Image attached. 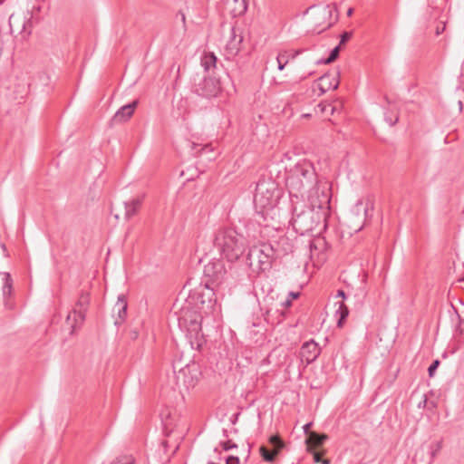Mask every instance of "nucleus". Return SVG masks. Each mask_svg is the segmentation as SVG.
<instances>
[{
	"label": "nucleus",
	"instance_id": "obj_1",
	"mask_svg": "<svg viewBox=\"0 0 464 464\" xmlns=\"http://www.w3.org/2000/svg\"><path fill=\"white\" fill-rule=\"evenodd\" d=\"M205 287L213 291L216 287L232 289L241 281L239 269L225 266L223 260L213 259L204 266Z\"/></svg>",
	"mask_w": 464,
	"mask_h": 464
},
{
	"label": "nucleus",
	"instance_id": "obj_2",
	"mask_svg": "<svg viewBox=\"0 0 464 464\" xmlns=\"http://www.w3.org/2000/svg\"><path fill=\"white\" fill-rule=\"evenodd\" d=\"M213 245L228 262H234L244 254L246 240L234 227H220L214 233Z\"/></svg>",
	"mask_w": 464,
	"mask_h": 464
},
{
	"label": "nucleus",
	"instance_id": "obj_3",
	"mask_svg": "<svg viewBox=\"0 0 464 464\" xmlns=\"http://www.w3.org/2000/svg\"><path fill=\"white\" fill-rule=\"evenodd\" d=\"M316 184L317 175L313 163L309 160L298 161L288 171L286 186L296 193L310 190Z\"/></svg>",
	"mask_w": 464,
	"mask_h": 464
},
{
	"label": "nucleus",
	"instance_id": "obj_4",
	"mask_svg": "<svg viewBox=\"0 0 464 464\" xmlns=\"http://www.w3.org/2000/svg\"><path fill=\"white\" fill-rule=\"evenodd\" d=\"M326 213L320 210H315L309 206L297 211V208H294L293 218L291 224L296 233L304 235L305 233L313 232L318 227L323 225L325 227Z\"/></svg>",
	"mask_w": 464,
	"mask_h": 464
},
{
	"label": "nucleus",
	"instance_id": "obj_5",
	"mask_svg": "<svg viewBox=\"0 0 464 464\" xmlns=\"http://www.w3.org/2000/svg\"><path fill=\"white\" fill-rule=\"evenodd\" d=\"M221 90L222 86L219 78L213 74L197 75L194 77L191 87L192 92L207 99L217 97Z\"/></svg>",
	"mask_w": 464,
	"mask_h": 464
},
{
	"label": "nucleus",
	"instance_id": "obj_6",
	"mask_svg": "<svg viewBox=\"0 0 464 464\" xmlns=\"http://www.w3.org/2000/svg\"><path fill=\"white\" fill-rule=\"evenodd\" d=\"M276 186L270 180H260L256 183L254 202L263 208H272L278 196L276 195Z\"/></svg>",
	"mask_w": 464,
	"mask_h": 464
},
{
	"label": "nucleus",
	"instance_id": "obj_7",
	"mask_svg": "<svg viewBox=\"0 0 464 464\" xmlns=\"http://www.w3.org/2000/svg\"><path fill=\"white\" fill-rule=\"evenodd\" d=\"M256 257L257 262L260 265V268L265 270L267 269L272 260L279 257L276 251L275 243L263 244L260 246H255L251 248L247 255V259L250 261V265L253 263V257Z\"/></svg>",
	"mask_w": 464,
	"mask_h": 464
},
{
	"label": "nucleus",
	"instance_id": "obj_8",
	"mask_svg": "<svg viewBox=\"0 0 464 464\" xmlns=\"http://www.w3.org/2000/svg\"><path fill=\"white\" fill-rule=\"evenodd\" d=\"M89 294L82 292L75 304V307L66 317V322L71 324L72 332L76 329L77 325H81L85 320V313L89 306Z\"/></svg>",
	"mask_w": 464,
	"mask_h": 464
},
{
	"label": "nucleus",
	"instance_id": "obj_9",
	"mask_svg": "<svg viewBox=\"0 0 464 464\" xmlns=\"http://www.w3.org/2000/svg\"><path fill=\"white\" fill-rule=\"evenodd\" d=\"M309 207L326 213V210L330 208L331 202L330 188L326 186L323 188L320 186L314 188L309 195Z\"/></svg>",
	"mask_w": 464,
	"mask_h": 464
},
{
	"label": "nucleus",
	"instance_id": "obj_10",
	"mask_svg": "<svg viewBox=\"0 0 464 464\" xmlns=\"http://www.w3.org/2000/svg\"><path fill=\"white\" fill-rule=\"evenodd\" d=\"M315 24L320 27L319 32L331 27L337 21V12L334 5H324L316 7Z\"/></svg>",
	"mask_w": 464,
	"mask_h": 464
},
{
	"label": "nucleus",
	"instance_id": "obj_11",
	"mask_svg": "<svg viewBox=\"0 0 464 464\" xmlns=\"http://www.w3.org/2000/svg\"><path fill=\"white\" fill-rule=\"evenodd\" d=\"M269 444L272 446V449L269 450L266 446L262 445L259 448V452L262 459L266 462H274L276 459V456L281 451V450L285 447L284 441L278 435H272L269 438Z\"/></svg>",
	"mask_w": 464,
	"mask_h": 464
},
{
	"label": "nucleus",
	"instance_id": "obj_12",
	"mask_svg": "<svg viewBox=\"0 0 464 464\" xmlns=\"http://www.w3.org/2000/svg\"><path fill=\"white\" fill-rule=\"evenodd\" d=\"M243 40L244 37L242 34V30L237 27H232L229 40L227 41L225 48L227 59L233 58L236 55H237V53L241 50Z\"/></svg>",
	"mask_w": 464,
	"mask_h": 464
},
{
	"label": "nucleus",
	"instance_id": "obj_13",
	"mask_svg": "<svg viewBox=\"0 0 464 464\" xmlns=\"http://www.w3.org/2000/svg\"><path fill=\"white\" fill-rule=\"evenodd\" d=\"M199 375L200 372L198 365L192 363L187 364L179 371L178 379L179 380L182 378L183 382L187 387H194L198 381Z\"/></svg>",
	"mask_w": 464,
	"mask_h": 464
},
{
	"label": "nucleus",
	"instance_id": "obj_14",
	"mask_svg": "<svg viewBox=\"0 0 464 464\" xmlns=\"http://www.w3.org/2000/svg\"><path fill=\"white\" fill-rule=\"evenodd\" d=\"M319 354L320 348L318 344L313 340L305 342L302 345L299 353L301 361L305 362L307 365L314 362Z\"/></svg>",
	"mask_w": 464,
	"mask_h": 464
},
{
	"label": "nucleus",
	"instance_id": "obj_15",
	"mask_svg": "<svg viewBox=\"0 0 464 464\" xmlns=\"http://www.w3.org/2000/svg\"><path fill=\"white\" fill-rule=\"evenodd\" d=\"M137 105L138 101H133L132 102L121 107L111 118V125L120 124L129 121L133 115Z\"/></svg>",
	"mask_w": 464,
	"mask_h": 464
},
{
	"label": "nucleus",
	"instance_id": "obj_16",
	"mask_svg": "<svg viewBox=\"0 0 464 464\" xmlns=\"http://www.w3.org/2000/svg\"><path fill=\"white\" fill-rule=\"evenodd\" d=\"M339 72L324 73L318 79V86L321 94L326 92L331 89L336 90L339 86Z\"/></svg>",
	"mask_w": 464,
	"mask_h": 464
},
{
	"label": "nucleus",
	"instance_id": "obj_17",
	"mask_svg": "<svg viewBox=\"0 0 464 464\" xmlns=\"http://www.w3.org/2000/svg\"><path fill=\"white\" fill-rule=\"evenodd\" d=\"M200 64L204 69L205 74L216 75L218 58L214 53L205 52L200 58Z\"/></svg>",
	"mask_w": 464,
	"mask_h": 464
},
{
	"label": "nucleus",
	"instance_id": "obj_18",
	"mask_svg": "<svg viewBox=\"0 0 464 464\" xmlns=\"http://www.w3.org/2000/svg\"><path fill=\"white\" fill-rule=\"evenodd\" d=\"M182 321L184 322L188 331L197 337L198 333L201 331V316L199 314H193L189 315V319L183 317Z\"/></svg>",
	"mask_w": 464,
	"mask_h": 464
},
{
	"label": "nucleus",
	"instance_id": "obj_19",
	"mask_svg": "<svg viewBox=\"0 0 464 464\" xmlns=\"http://www.w3.org/2000/svg\"><path fill=\"white\" fill-rule=\"evenodd\" d=\"M141 204L142 198H132L130 201L124 202V218L128 220L135 216L139 212Z\"/></svg>",
	"mask_w": 464,
	"mask_h": 464
},
{
	"label": "nucleus",
	"instance_id": "obj_20",
	"mask_svg": "<svg viewBox=\"0 0 464 464\" xmlns=\"http://www.w3.org/2000/svg\"><path fill=\"white\" fill-rule=\"evenodd\" d=\"M327 439L328 436L324 433L311 432L305 440L308 451H312L313 449L322 446Z\"/></svg>",
	"mask_w": 464,
	"mask_h": 464
},
{
	"label": "nucleus",
	"instance_id": "obj_21",
	"mask_svg": "<svg viewBox=\"0 0 464 464\" xmlns=\"http://www.w3.org/2000/svg\"><path fill=\"white\" fill-rule=\"evenodd\" d=\"M113 313H117L118 318L115 320V324H121L127 315V301L124 295L118 297V302L113 307Z\"/></svg>",
	"mask_w": 464,
	"mask_h": 464
},
{
	"label": "nucleus",
	"instance_id": "obj_22",
	"mask_svg": "<svg viewBox=\"0 0 464 464\" xmlns=\"http://www.w3.org/2000/svg\"><path fill=\"white\" fill-rule=\"evenodd\" d=\"M275 245L279 257L292 251V245L286 237H281L278 241L275 242Z\"/></svg>",
	"mask_w": 464,
	"mask_h": 464
},
{
	"label": "nucleus",
	"instance_id": "obj_23",
	"mask_svg": "<svg viewBox=\"0 0 464 464\" xmlns=\"http://www.w3.org/2000/svg\"><path fill=\"white\" fill-rule=\"evenodd\" d=\"M1 275L3 276V281H4V285L2 287L3 295L5 299V301H7V298H9L12 295L13 279L11 277V275L7 272H4Z\"/></svg>",
	"mask_w": 464,
	"mask_h": 464
},
{
	"label": "nucleus",
	"instance_id": "obj_24",
	"mask_svg": "<svg viewBox=\"0 0 464 464\" xmlns=\"http://www.w3.org/2000/svg\"><path fill=\"white\" fill-rule=\"evenodd\" d=\"M337 304L338 309L335 312V314L339 316L337 320V326L342 328L349 315V309L343 302H338Z\"/></svg>",
	"mask_w": 464,
	"mask_h": 464
},
{
	"label": "nucleus",
	"instance_id": "obj_25",
	"mask_svg": "<svg viewBox=\"0 0 464 464\" xmlns=\"http://www.w3.org/2000/svg\"><path fill=\"white\" fill-rule=\"evenodd\" d=\"M292 60L290 58V52L283 51L278 53L276 56V62L278 64V70L283 71L285 65Z\"/></svg>",
	"mask_w": 464,
	"mask_h": 464
},
{
	"label": "nucleus",
	"instance_id": "obj_26",
	"mask_svg": "<svg viewBox=\"0 0 464 464\" xmlns=\"http://www.w3.org/2000/svg\"><path fill=\"white\" fill-rule=\"evenodd\" d=\"M340 48H341V47H340V45H338V46L334 47V48L331 51V53H330L329 56H328L326 59L319 60V61L317 62V63H324V64H328V63H331L334 62V61L338 58V56H339Z\"/></svg>",
	"mask_w": 464,
	"mask_h": 464
},
{
	"label": "nucleus",
	"instance_id": "obj_27",
	"mask_svg": "<svg viewBox=\"0 0 464 464\" xmlns=\"http://www.w3.org/2000/svg\"><path fill=\"white\" fill-rule=\"evenodd\" d=\"M110 464H135V459L131 455H124L116 458Z\"/></svg>",
	"mask_w": 464,
	"mask_h": 464
},
{
	"label": "nucleus",
	"instance_id": "obj_28",
	"mask_svg": "<svg viewBox=\"0 0 464 464\" xmlns=\"http://www.w3.org/2000/svg\"><path fill=\"white\" fill-rule=\"evenodd\" d=\"M442 449V440L437 441L435 444H432L431 445V452H430V456H431V459H434L437 456V454L440 451V450Z\"/></svg>",
	"mask_w": 464,
	"mask_h": 464
},
{
	"label": "nucleus",
	"instance_id": "obj_29",
	"mask_svg": "<svg viewBox=\"0 0 464 464\" xmlns=\"http://www.w3.org/2000/svg\"><path fill=\"white\" fill-rule=\"evenodd\" d=\"M324 245V241L323 238H315L310 242V245H309L310 251L313 252L314 249L316 250Z\"/></svg>",
	"mask_w": 464,
	"mask_h": 464
},
{
	"label": "nucleus",
	"instance_id": "obj_30",
	"mask_svg": "<svg viewBox=\"0 0 464 464\" xmlns=\"http://www.w3.org/2000/svg\"><path fill=\"white\" fill-rule=\"evenodd\" d=\"M440 365V361L439 360H435L431 362V364L429 366L428 368V372H429V376L430 377H433L437 368L439 367Z\"/></svg>",
	"mask_w": 464,
	"mask_h": 464
},
{
	"label": "nucleus",
	"instance_id": "obj_31",
	"mask_svg": "<svg viewBox=\"0 0 464 464\" xmlns=\"http://www.w3.org/2000/svg\"><path fill=\"white\" fill-rule=\"evenodd\" d=\"M311 452L313 453L314 459L316 463L322 462L323 464H330V462H331L330 459H322L321 454L319 452L314 451L313 450Z\"/></svg>",
	"mask_w": 464,
	"mask_h": 464
},
{
	"label": "nucleus",
	"instance_id": "obj_32",
	"mask_svg": "<svg viewBox=\"0 0 464 464\" xmlns=\"http://www.w3.org/2000/svg\"><path fill=\"white\" fill-rule=\"evenodd\" d=\"M220 446L224 450H229L231 449L237 448V444L232 442L231 440L224 441L220 443Z\"/></svg>",
	"mask_w": 464,
	"mask_h": 464
},
{
	"label": "nucleus",
	"instance_id": "obj_33",
	"mask_svg": "<svg viewBox=\"0 0 464 464\" xmlns=\"http://www.w3.org/2000/svg\"><path fill=\"white\" fill-rule=\"evenodd\" d=\"M398 120H399L398 115H395V116H394V118L390 117V116H388L387 114L385 115V121H386V122H387L390 126H393V125H395V124L397 123Z\"/></svg>",
	"mask_w": 464,
	"mask_h": 464
},
{
	"label": "nucleus",
	"instance_id": "obj_34",
	"mask_svg": "<svg viewBox=\"0 0 464 464\" xmlns=\"http://www.w3.org/2000/svg\"><path fill=\"white\" fill-rule=\"evenodd\" d=\"M352 36V34L351 33H348V32H344L342 35H341V40H340V46L341 44H344L347 41L350 40Z\"/></svg>",
	"mask_w": 464,
	"mask_h": 464
},
{
	"label": "nucleus",
	"instance_id": "obj_35",
	"mask_svg": "<svg viewBox=\"0 0 464 464\" xmlns=\"http://www.w3.org/2000/svg\"><path fill=\"white\" fill-rule=\"evenodd\" d=\"M226 464H239V458L236 456H228L226 459Z\"/></svg>",
	"mask_w": 464,
	"mask_h": 464
},
{
	"label": "nucleus",
	"instance_id": "obj_36",
	"mask_svg": "<svg viewBox=\"0 0 464 464\" xmlns=\"http://www.w3.org/2000/svg\"><path fill=\"white\" fill-rule=\"evenodd\" d=\"M162 423H163V426H164V432H165L166 436H169V433L172 431V429L169 428L170 424L168 421V420H163Z\"/></svg>",
	"mask_w": 464,
	"mask_h": 464
},
{
	"label": "nucleus",
	"instance_id": "obj_37",
	"mask_svg": "<svg viewBox=\"0 0 464 464\" xmlns=\"http://www.w3.org/2000/svg\"><path fill=\"white\" fill-rule=\"evenodd\" d=\"M129 337L131 340H136L139 337V332L137 329H131L129 332Z\"/></svg>",
	"mask_w": 464,
	"mask_h": 464
},
{
	"label": "nucleus",
	"instance_id": "obj_38",
	"mask_svg": "<svg viewBox=\"0 0 464 464\" xmlns=\"http://www.w3.org/2000/svg\"><path fill=\"white\" fill-rule=\"evenodd\" d=\"M241 10H239L238 14H244L246 9H247V3H246V0H242L241 2Z\"/></svg>",
	"mask_w": 464,
	"mask_h": 464
},
{
	"label": "nucleus",
	"instance_id": "obj_39",
	"mask_svg": "<svg viewBox=\"0 0 464 464\" xmlns=\"http://www.w3.org/2000/svg\"><path fill=\"white\" fill-rule=\"evenodd\" d=\"M290 52V58L292 60L295 59L300 53H301V50H295V51H289Z\"/></svg>",
	"mask_w": 464,
	"mask_h": 464
},
{
	"label": "nucleus",
	"instance_id": "obj_40",
	"mask_svg": "<svg viewBox=\"0 0 464 464\" xmlns=\"http://www.w3.org/2000/svg\"><path fill=\"white\" fill-rule=\"evenodd\" d=\"M312 423L309 422V423H306L304 426V433L306 434V436L308 437V434H310L312 431H310V429L312 427Z\"/></svg>",
	"mask_w": 464,
	"mask_h": 464
},
{
	"label": "nucleus",
	"instance_id": "obj_41",
	"mask_svg": "<svg viewBox=\"0 0 464 464\" xmlns=\"http://www.w3.org/2000/svg\"><path fill=\"white\" fill-rule=\"evenodd\" d=\"M299 295L300 294L298 292H290L288 295V298L293 301L294 299H297Z\"/></svg>",
	"mask_w": 464,
	"mask_h": 464
},
{
	"label": "nucleus",
	"instance_id": "obj_42",
	"mask_svg": "<svg viewBox=\"0 0 464 464\" xmlns=\"http://www.w3.org/2000/svg\"><path fill=\"white\" fill-rule=\"evenodd\" d=\"M336 297H342L343 299H345V298H346V295H345V293H344V291H343V290L339 289V290L337 291Z\"/></svg>",
	"mask_w": 464,
	"mask_h": 464
},
{
	"label": "nucleus",
	"instance_id": "obj_43",
	"mask_svg": "<svg viewBox=\"0 0 464 464\" xmlns=\"http://www.w3.org/2000/svg\"><path fill=\"white\" fill-rule=\"evenodd\" d=\"M282 305L285 308L289 307L292 305V300L287 298L286 300H285L283 303H282Z\"/></svg>",
	"mask_w": 464,
	"mask_h": 464
},
{
	"label": "nucleus",
	"instance_id": "obj_44",
	"mask_svg": "<svg viewBox=\"0 0 464 464\" xmlns=\"http://www.w3.org/2000/svg\"><path fill=\"white\" fill-rule=\"evenodd\" d=\"M444 29H445V24H443L441 28L440 26H437L436 34L437 35L440 34L444 31Z\"/></svg>",
	"mask_w": 464,
	"mask_h": 464
},
{
	"label": "nucleus",
	"instance_id": "obj_45",
	"mask_svg": "<svg viewBox=\"0 0 464 464\" xmlns=\"http://www.w3.org/2000/svg\"><path fill=\"white\" fill-rule=\"evenodd\" d=\"M161 446L164 448V450H166L167 448H168V441L166 440H162L161 441Z\"/></svg>",
	"mask_w": 464,
	"mask_h": 464
},
{
	"label": "nucleus",
	"instance_id": "obj_46",
	"mask_svg": "<svg viewBox=\"0 0 464 464\" xmlns=\"http://www.w3.org/2000/svg\"><path fill=\"white\" fill-rule=\"evenodd\" d=\"M207 150H211V149H210V145H208V144L205 145V146L201 149V151H202V152H204V151H206Z\"/></svg>",
	"mask_w": 464,
	"mask_h": 464
},
{
	"label": "nucleus",
	"instance_id": "obj_47",
	"mask_svg": "<svg viewBox=\"0 0 464 464\" xmlns=\"http://www.w3.org/2000/svg\"><path fill=\"white\" fill-rule=\"evenodd\" d=\"M328 107H329V108H330V110H331V113H332V114H334V111H335V110H336V107H335V106H332V105H330V104L328 105Z\"/></svg>",
	"mask_w": 464,
	"mask_h": 464
},
{
	"label": "nucleus",
	"instance_id": "obj_48",
	"mask_svg": "<svg viewBox=\"0 0 464 464\" xmlns=\"http://www.w3.org/2000/svg\"><path fill=\"white\" fill-rule=\"evenodd\" d=\"M458 104H459V111H462L463 103H462V102L460 100L458 102Z\"/></svg>",
	"mask_w": 464,
	"mask_h": 464
},
{
	"label": "nucleus",
	"instance_id": "obj_49",
	"mask_svg": "<svg viewBox=\"0 0 464 464\" xmlns=\"http://www.w3.org/2000/svg\"><path fill=\"white\" fill-rule=\"evenodd\" d=\"M352 14H353V9H351V8H350V9L348 10V12H347V14H348V15H351Z\"/></svg>",
	"mask_w": 464,
	"mask_h": 464
},
{
	"label": "nucleus",
	"instance_id": "obj_50",
	"mask_svg": "<svg viewBox=\"0 0 464 464\" xmlns=\"http://www.w3.org/2000/svg\"><path fill=\"white\" fill-rule=\"evenodd\" d=\"M364 210H365V213H367V211H368V206L365 208V209H364Z\"/></svg>",
	"mask_w": 464,
	"mask_h": 464
},
{
	"label": "nucleus",
	"instance_id": "obj_51",
	"mask_svg": "<svg viewBox=\"0 0 464 464\" xmlns=\"http://www.w3.org/2000/svg\"><path fill=\"white\" fill-rule=\"evenodd\" d=\"M204 296V294H199V297H203Z\"/></svg>",
	"mask_w": 464,
	"mask_h": 464
}]
</instances>
